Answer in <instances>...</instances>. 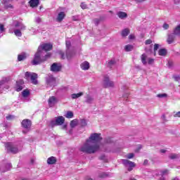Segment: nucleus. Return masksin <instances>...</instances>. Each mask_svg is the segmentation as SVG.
I'll use <instances>...</instances> for the list:
<instances>
[{"mask_svg": "<svg viewBox=\"0 0 180 180\" xmlns=\"http://www.w3.org/2000/svg\"><path fill=\"white\" fill-rule=\"evenodd\" d=\"M15 27H20V30H25L26 29V26H25L23 23L19 22H17L15 24Z\"/></svg>", "mask_w": 180, "mask_h": 180, "instance_id": "nucleus-25", "label": "nucleus"}, {"mask_svg": "<svg viewBox=\"0 0 180 180\" xmlns=\"http://www.w3.org/2000/svg\"><path fill=\"white\" fill-rule=\"evenodd\" d=\"M48 103L49 108H53L56 103H58V98H57L56 96H51L48 100Z\"/></svg>", "mask_w": 180, "mask_h": 180, "instance_id": "nucleus-11", "label": "nucleus"}, {"mask_svg": "<svg viewBox=\"0 0 180 180\" xmlns=\"http://www.w3.org/2000/svg\"><path fill=\"white\" fill-rule=\"evenodd\" d=\"M78 124V120L75 119L70 122V127H75Z\"/></svg>", "mask_w": 180, "mask_h": 180, "instance_id": "nucleus-32", "label": "nucleus"}, {"mask_svg": "<svg viewBox=\"0 0 180 180\" xmlns=\"http://www.w3.org/2000/svg\"><path fill=\"white\" fill-rule=\"evenodd\" d=\"M129 39L130 40H133V39H134V34H130V35L129 36Z\"/></svg>", "mask_w": 180, "mask_h": 180, "instance_id": "nucleus-56", "label": "nucleus"}, {"mask_svg": "<svg viewBox=\"0 0 180 180\" xmlns=\"http://www.w3.org/2000/svg\"><path fill=\"white\" fill-rule=\"evenodd\" d=\"M63 129H67V125H63Z\"/></svg>", "mask_w": 180, "mask_h": 180, "instance_id": "nucleus-62", "label": "nucleus"}, {"mask_svg": "<svg viewBox=\"0 0 180 180\" xmlns=\"http://www.w3.org/2000/svg\"><path fill=\"white\" fill-rule=\"evenodd\" d=\"M5 147L8 153L17 154V153H19V151L22 150V147H23V143L22 142H18L16 143L8 142L6 143Z\"/></svg>", "mask_w": 180, "mask_h": 180, "instance_id": "nucleus-3", "label": "nucleus"}, {"mask_svg": "<svg viewBox=\"0 0 180 180\" xmlns=\"http://www.w3.org/2000/svg\"><path fill=\"white\" fill-rule=\"evenodd\" d=\"M174 40H175V34L174 33L168 34L167 39L168 44H172V43H174Z\"/></svg>", "mask_w": 180, "mask_h": 180, "instance_id": "nucleus-19", "label": "nucleus"}, {"mask_svg": "<svg viewBox=\"0 0 180 180\" xmlns=\"http://www.w3.org/2000/svg\"><path fill=\"white\" fill-rule=\"evenodd\" d=\"M162 119L163 122H165V115H163L162 116Z\"/></svg>", "mask_w": 180, "mask_h": 180, "instance_id": "nucleus-61", "label": "nucleus"}, {"mask_svg": "<svg viewBox=\"0 0 180 180\" xmlns=\"http://www.w3.org/2000/svg\"><path fill=\"white\" fill-rule=\"evenodd\" d=\"M118 18L120 19H124V18H127V13L123 12V11H120L117 13Z\"/></svg>", "mask_w": 180, "mask_h": 180, "instance_id": "nucleus-26", "label": "nucleus"}, {"mask_svg": "<svg viewBox=\"0 0 180 180\" xmlns=\"http://www.w3.org/2000/svg\"><path fill=\"white\" fill-rule=\"evenodd\" d=\"M80 67L82 70H83L84 71H86L89 70V63L87 61H84L80 65Z\"/></svg>", "mask_w": 180, "mask_h": 180, "instance_id": "nucleus-20", "label": "nucleus"}, {"mask_svg": "<svg viewBox=\"0 0 180 180\" xmlns=\"http://www.w3.org/2000/svg\"><path fill=\"white\" fill-rule=\"evenodd\" d=\"M163 29H165V30H167L168 29V27H169V25L167 23H165L162 26Z\"/></svg>", "mask_w": 180, "mask_h": 180, "instance_id": "nucleus-43", "label": "nucleus"}, {"mask_svg": "<svg viewBox=\"0 0 180 180\" xmlns=\"http://www.w3.org/2000/svg\"><path fill=\"white\" fill-rule=\"evenodd\" d=\"M105 143L107 144H110L112 143V139L110 138H107L105 139Z\"/></svg>", "mask_w": 180, "mask_h": 180, "instance_id": "nucleus-40", "label": "nucleus"}, {"mask_svg": "<svg viewBox=\"0 0 180 180\" xmlns=\"http://www.w3.org/2000/svg\"><path fill=\"white\" fill-rule=\"evenodd\" d=\"M22 95L23 98H27L29 95H30V91H29L27 89H25L22 92Z\"/></svg>", "mask_w": 180, "mask_h": 180, "instance_id": "nucleus-31", "label": "nucleus"}, {"mask_svg": "<svg viewBox=\"0 0 180 180\" xmlns=\"http://www.w3.org/2000/svg\"><path fill=\"white\" fill-rule=\"evenodd\" d=\"M65 117L67 119H72V117H74V112H72V111H68L65 115Z\"/></svg>", "mask_w": 180, "mask_h": 180, "instance_id": "nucleus-28", "label": "nucleus"}, {"mask_svg": "<svg viewBox=\"0 0 180 180\" xmlns=\"http://www.w3.org/2000/svg\"><path fill=\"white\" fill-rule=\"evenodd\" d=\"M25 79H31L32 84L34 85H37L39 82L37 81V74L34 72H26L25 74Z\"/></svg>", "mask_w": 180, "mask_h": 180, "instance_id": "nucleus-4", "label": "nucleus"}, {"mask_svg": "<svg viewBox=\"0 0 180 180\" xmlns=\"http://www.w3.org/2000/svg\"><path fill=\"white\" fill-rule=\"evenodd\" d=\"M72 19H73V20H75V21L79 20V19L78 18V17H75V16H73V17H72Z\"/></svg>", "mask_w": 180, "mask_h": 180, "instance_id": "nucleus-58", "label": "nucleus"}, {"mask_svg": "<svg viewBox=\"0 0 180 180\" xmlns=\"http://www.w3.org/2000/svg\"><path fill=\"white\" fill-rule=\"evenodd\" d=\"M174 117H180V111L177 112L174 115Z\"/></svg>", "mask_w": 180, "mask_h": 180, "instance_id": "nucleus-51", "label": "nucleus"}, {"mask_svg": "<svg viewBox=\"0 0 180 180\" xmlns=\"http://www.w3.org/2000/svg\"><path fill=\"white\" fill-rule=\"evenodd\" d=\"M14 34L18 37H22V32H20V30H14Z\"/></svg>", "mask_w": 180, "mask_h": 180, "instance_id": "nucleus-35", "label": "nucleus"}, {"mask_svg": "<svg viewBox=\"0 0 180 180\" xmlns=\"http://www.w3.org/2000/svg\"><path fill=\"white\" fill-rule=\"evenodd\" d=\"M100 160H105V155H101V156L100 157Z\"/></svg>", "mask_w": 180, "mask_h": 180, "instance_id": "nucleus-60", "label": "nucleus"}, {"mask_svg": "<svg viewBox=\"0 0 180 180\" xmlns=\"http://www.w3.org/2000/svg\"><path fill=\"white\" fill-rule=\"evenodd\" d=\"M103 85L105 88L115 86V83L112 81H110L109 76L108 75L104 76Z\"/></svg>", "mask_w": 180, "mask_h": 180, "instance_id": "nucleus-8", "label": "nucleus"}, {"mask_svg": "<svg viewBox=\"0 0 180 180\" xmlns=\"http://www.w3.org/2000/svg\"><path fill=\"white\" fill-rule=\"evenodd\" d=\"M39 4V0H30V5L32 8H36V6H38Z\"/></svg>", "mask_w": 180, "mask_h": 180, "instance_id": "nucleus-24", "label": "nucleus"}, {"mask_svg": "<svg viewBox=\"0 0 180 180\" xmlns=\"http://www.w3.org/2000/svg\"><path fill=\"white\" fill-rule=\"evenodd\" d=\"M153 43V41L151 39H148L146 41L145 44H151Z\"/></svg>", "mask_w": 180, "mask_h": 180, "instance_id": "nucleus-48", "label": "nucleus"}, {"mask_svg": "<svg viewBox=\"0 0 180 180\" xmlns=\"http://www.w3.org/2000/svg\"><path fill=\"white\" fill-rule=\"evenodd\" d=\"M81 96H84V92H79L77 94H72L71 95L72 99H78V98H81Z\"/></svg>", "mask_w": 180, "mask_h": 180, "instance_id": "nucleus-23", "label": "nucleus"}, {"mask_svg": "<svg viewBox=\"0 0 180 180\" xmlns=\"http://www.w3.org/2000/svg\"><path fill=\"white\" fill-rule=\"evenodd\" d=\"M159 56H167V49H161L158 51Z\"/></svg>", "mask_w": 180, "mask_h": 180, "instance_id": "nucleus-29", "label": "nucleus"}, {"mask_svg": "<svg viewBox=\"0 0 180 180\" xmlns=\"http://www.w3.org/2000/svg\"><path fill=\"white\" fill-rule=\"evenodd\" d=\"M22 126L24 129H30L32 126V121H30V120H23L22 122Z\"/></svg>", "mask_w": 180, "mask_h": 180, "instance_id": "nucleus-16", "label": "nucleus"}, {"mask_svg": "<svg viewBox=\"0 0 180 180\" xmlns=\"http://www.w3.org/2000/svg\"><path fill=\"white\" fill-rule=\"evenodd\" d=\"M47 86H54L56 85V78L53 75H50L46 77Z\"/></svg>", "mask_w": 180, "mask_h": 180, "instance_id": "nucleus-9", "label": "nucleus"}, {"mask_svg": "<svg viewBox=\"0 0 180 180\" xmlns=\"http://www.w3.org/2000/svg\"><path fill=\"white\" fill-rule=\"evenodd\" d=\"M22 133L25 134V133H26V131H22Z\"/></svg>", "mask_w": 180, "mask_h": 180, "instance_id": "nucleus-64", "label": "nucleus"}, {"mask_svg": "<svg viewBox=\"0 0 180 180\" xmlns=\"http://www.w3.org/2000/svg\"><path fill=\"white\" fill-rule=\"evenodd\" d=\"M148 164V160H145L143 162V165H147Z\"/></svg>", "mask_w": 180, "mask_h": 180, "instance_id": "nucleus-59", "label": "nucleus"}, {"mask_svg": "<svg viewBox=\"0 0 180 180\" xmlns=\"http://www.w3.org/2000/svg\"><path fill=\"white\" fill-rule=\"evenodd\" d=\"M65 122V118L63 116H59L55 118V120L51 121V126L52 127H54V126H61L62 124H64V122Z\"/></svg>", "mask_w": 180, "mask_h": 180, "instance_id": "nucleus-5", "label": "nucleus"}, {"mask_svg": "<svg viewBox=\"0 0 180 180\" xmlns=\"http://www.w3.org/2000/svg\"><path fill=\"white\" fill-rule=\"evenodd\" d=\"M169 158H171V160H175V158H178V155L174 153L171 154Z\"/></svg>", "mask_w": 180, "mask_h": 180, "instance_id": "nucleus-38", "label": "nucleus"}, {"mask_svg": "<svg viewBox=\"0 0 180 180\" xmlns=\"http://www.w3.org/2000/svg\"><path fill=\"white\" fill-rule=\"evenodd\" d=\"M158 50V44H155L154 46V51H157Z\"/></svg>", "mask_w": 180, "mask_h": 180, "instance_id": "nucleus-53", "label": "nucleus"}, {"mask_svg": "<svg viewBox=\"0 0 180 180\" xmlns=\"http://www.w3.org/2000/svg\"><path fill=\"white\" fill-rule=\"evenodd\" d=\"M160 173L159 180H165V177L169 174V171L167 169H163L160 171Z\"/></svg>", "mask_w": 180, "mask_h": 180, "instance_id": "nucleus-13", "label": "nucleus"}, {"mask_svg": "<svg viewBox=\"0 0 180 180\" xmlns=\"http://www.w3.org/2000/svg\"><path fill=\"white\" fill-rule=\"evenodd\" d=\"M81 124H82V126H86V120H82Z\"/></svg>", "mask_w": 180, "mask_h": 180, "instance_id": "nucleus-45", "label": "nucleus"}, {"mask_svg": "<svg viewBox=\"0 0 180 180\" xmlns=\"http://www.w3.org/2000/svg\"><path fill=\"white\" fill-rule=\"evenodd\" d=\"M86 103H92V102H94V98L89 95H87L86 97Z\"/></svg>", "mask_w": 180, "mask_h": 180, "instance_id": "nucleus-30", "label": "nucleus"}, {"mask_svg": "<svg viewBox=\"0 0 180 180\" xmlns=\"http://www.w3.org/2000/svg\"><path fill=\"white\" fill-rule=\"evenodd\" d=\"M26 57H27V55H26L25 53H22L18 56V61H23V60H25Z\"/></svg>", "mask_w": 180, "mask_h": 180, "instance_id": "nucleus-27", "label": "nucleus"}, {"mask_svg": "<svg viewBox=\"0 0 180 180\" xmlns=\"http://www.w3.org/2000/svg\"><path fill=\"white\" fill-rule=\"evenodd\" d=\"M122 164L126 168H127L128 171L129 172L133 171V168L136 167V164L129 160H122Z\"/></svg>", "mask_w": 180, "mask_h": 180, "instance_id": "nucleus-6", "label": "nucleus"}, {"mask_svg": "<svg viewBox=\"0 0 180 180\" xmlns=\"http://www.w3.org/2000/svg\"><path fill=\"white\" fill-rule=\"evenodd\" d=\"M102 140L101 134H91L90 137L86 139V142L79 148L82 153H86V154H94L96 151L99 150V145L98 143Z\"/></svg>", "mask_w": 180, "mask_h": 180, "instance_id": "nucleus-1", "label": "nucleus"}, {"mask_svg": "<svg viewBox=\"0 0 180 180\" xmlns=\"http://www.w3.org/2000/svg\"><path fill=\"white\" fill-rule=\"evenodd\" d=\"M141 148H143V147L141 146V145H139L138 146V148L136 149V153H139L140 151V150H141Z\"/></svg>", "mask_w": 180, "mask_h": 180, "instance_id": "nucleus-46", "label": "nucleus"}, {"mask_svg": "<svg viewBox=\"0 0 180 180\" xmlns=\"http://www.w3.org/2000/svg\"><path fill=\"white\" fill-rule=\"evenodd\" d=\"M101 178H105V174H103V176H101Z\"/></svg>", "mask_w": 180, "mask_h": 180, "instance_id": "nucleus-63", "label": "nucleus"}, {"mask_svg": "<svg viewBox=\"0 0 180 180\" xmlns=\"http://www.w3.org/2000/svg\"><path fill=\"white\" fill-rule=\"evenodd\" d=\"M53 49V45L51 44H42L39 46L37 53L34 55V59L32 61V64L33 65H38L43 63V61H46V60L50 58L51 57V54L46 53L44 56H43V51H50Z\"/></svg>", "mask_w": 180, "mask_h": 180, "instance_id": "nucleus-2", "label": "nucleus"}, {"mask_svg": "<svg viewBox=\"0 0 180 180\" xmlns=\"http://www.w3.org/2000/svg\"><path fill=\"white\" fill-rule=\"evenodd\" d=\"M51 70L53 71V72H58L61 71V65L57 63L52 64L51 66Z\"/></svg>", "mask_w": 180, "mask_h": 180, "instance_id": "nucleus-14", "label": "nucleus"}, {"mask_svg": "<svg viewBox=\"0 0 180 180\" xmlns=\"http://www.w3.org/2000/svg\"><path fill=\"white\" fill-rule=\"evenodd\" d=\"M160 153H161V154H165V153H167V150H165V149H161V150H160Z\"/></svg>", "mask_w": 180, "mask_h": 180, "instance_id": "nucleus-54", "label": "nucleus"}, {"mask_svg": "<svg viewBox=\"0 0 180 180\" xmlns=\"http://www.w3.org/2000/svg\"><path fill=\"white\" fill-rule=\"evenodd\" d=\"M135 2H137L138 4H141V2H144L146 0H134Z\"/></svg>", "mask_w": 180, "mask_h": 180, "instance_id": "nucleus-57", "label": "nucleus"}, {"mask_svg": "<svg viewBox=\"0 0 180 180\" xmlns=\"http://www.w3.org/2000/svg\"><path fill=\"white\" fill-rule=\"evenodd\" d=\"M124 50H125V51H131V50H133V46L128 44V45L125 46Z\"/></svg>", "mask_w": 180, "mask_h": 180, "instance_id": "nucleus-36", "label": "nucleus"}, {"mask_svg": "<svg viewBox=\"0 0 180 180\" xmlns=\"http://www.w3.org/2000/svg\"><path fill=\"white\" fill-rule=\"evenodd\" d=\"M60 55L61 56V58H63V60L65 58V55L64 54V52L60 51Z\"/></svg>", "mask_w": 180, "mask_h": 180, "instance_id": "nucleus-47", "label": "nucleus"}, {"mask_svg": "<svg viewBox=\"0 0 180 180\" xmlns=\"http://www.w3.org/2000/svg\"><path fill=\"white\" fill-rule=\"evenodd\" d=\"M133 157H134V153H129L127 155V158H128V160H131Z\"/></svg>", "mask_w": 180, "mask_h": 180, "instance_id": "nucleus-39", "label": "nucleus"}, {"mask_svg": "<svg viewBox=\"0 0 180 180\" xmlns=\"http://www.w3.org/2000/svg\"><path fill=\"white\" fill-rule=\"evenodd\" d=\"M146 51H147L148 53V51H153V45H151V46H150V49H149V50H148L147 49H146Z\"/></svg>", "mask_w": 180, "mask_h": 180, "instance_id": "nucleus-55", "label": "nucleus"}, {"mask_svg": "<svg viewBox=\"0 0 180 180\" xmlns=\"http://www.w3.org/2000/svg\"><path fill=\"white\" fill-rule=\"evenodd\" d=\"M64 18H65V13L60 11L58 14V16L56 18V21L60 23L61 22H63V20H64Z\"/></svg>", "mask_w": 180, "mask_h": 180, "instance_id": "nucleus-17", "label": "nucleus"}, {"mask_svg": "<svg viewBox=\"0 0 180 180\" xmlns=\"http://www.w3.org/2000/svg\"><path fill=\"white\" fill-rule=\"evenodd\" d=\"M127 98H129V93H125V94L123 95V98H124V99H127Z\"/></svg>", "mask_w": 180, "mask_h": 180, "instance_id": "nucleus-49", "label": "nucleus"}, {"mask_svg": "<svg viewBox=\"0 0 180 180\" xmlns=\"http://www.w3.org/2000/svg\"><path fill=\"white\" fill-rule=\"evenodd\" d=\"M35 20L37 23H40V22H41V18L37 17Z\"/></svg>", "mask_w": 180, "mask_h": 180, "instance_id": "nucleus-52", "label": "nucleus"}, {"mask_svg": "<svg viewBox=\"0 0 180 180\" xmlns=\"http://www.w3.org/2000/svg\"><path fill=\"white\" fill-rule=\"evenodd\" d=\"M23 84H25L23 79H20L16 82L15 89L17 91V92H20V91L23 89Z\"/></svg>", "mask_w": 180, "mask_h": 180, "instance_id": "nucleus-12", "label": "nucleus"}, {"mask_svg": "<svg viewBox=\"0 0 180 180\" xmlns=\"http://www.w3.org/2000/svg\"><path fill=\"white\" fill-rule=\"evenodd\" d=\"M66 47H67V51H66V57L68 60H71L72 57H74V52L70 51V47H71V41H66Z\"/></svg>", "mask_w": 180, "mask_h": 180, "instance_id": "nucleus-7", "label": "nucleus"}, {"mask_svg": "<svg viewBox=\"0 0 180 180\" xmlns=\"http://www.w3.org/2000/svg\"><path fill=\"white\" fill-rule=\"evenodd\" d=\"M6 119L7 120H12V119H15V116H13V115H8V116L6 117Z\"/></svg>", "mask_w": 180, "mask_h": 180, "instance_id": "nucleus-42", "label": "nucleus"}, {"mask_svg": "<svg viewBox=\"0 0 180 180\" xmlns=\"http://www.w3.org/2000/svg\"><path fill=\"white\" fill-rule=\"evenodd\" d=\"M147 61L148 64H153V63H154V59L151 58H147V55H146V53L142 54L141 62L143 65H146V64H147Z\"/></svg>", "mask_w": 180, "mask_h": 180, "instance_id": "nucleus-10", "label": "nucleus"}, {"mask_svg": "<svg viewBox=\"0 0 180 180\" xmlns=\"http://www.w3.org/2000/svg\"><path fill=\"white\" fill-rule=\"evenodd\" d=\"M11 167H12L11 163H7L6 165L5 169H4V166H1L0 172H6V171H9V169H11Z\"/></svg>", "mask_w": 180, "mask_h": 180, "instance_id": "nucleus-21", "label": "nucleus"}, {"mask_svg": "<svg viewBox=\"0 0 180 180\" xmlns=\"http://www.w3.org/2000/svg\"><path fill=\"white\" fill-rule=\"evenodd\" d=\"M4 89H9V86L6 84V81L1 80L0 82V94L4 92Z\"/></svg>", "mask_w": 180, "mask_h": 180, "instance_id": "nucleus-15", "label": "nucleus"}, {"mask_svg": "<svg viewBox=\"0 0 180 180\" xmlns=\"http://www.w3.org/2000/svg\"><path fill=\"white\" fill-rule=\"evenodd\" d=\"M158 98H164V99H165V101H167V98H168V95L165 93L159 94H158Z\"/></svg>", "mask_w": 180, "mask_h": 180, "instance_id": "nucleus-37", "label": "nucleus"}, {"mask_svg": "<svg viewBox=\"0 0 180 180\" xmlns=\"http://www.w3.org/2000/svg\"><path fill=\"white\" fill-rule=\"evenodd\" d=\"M11 0H3L1 1V4H3V5H4V8H6V9H8V8L12 9V8H13V6H12V4H11Z\"/></svg>", "mask_w": 180, "mask_h": 180, "instance_id": "nucleus-18", "label": "nucleus"}, {"mask_svg": "<svg viewBox=\"0 0 180 180\" xmlns=\"http://www.w3.org/2000/svg\"><path fill=\"white\" fill-rule=\"evenodd\" d=\"M56 162H57V159H56V158L51 156V158H48L47 160V163L49 165H53L54 164H56Z\"/></svg>", "mask_w": 180, "mask_h": 180, "instance_id": "nucleus-22", "label": "nucleus"}, {"mask_svg": "<svg viewBox=\"0 0 180 180\" xmlns=\"http://www.w3.org/2000/svg\"><path fill=\"white\" fill-rule=\"evenodd\" d=\"M115 64H116V62L115 61V60H111L108 62V67L109 68H112V67H113V65H115Z\"/></svg>", "mask_w": 180, "mask_h": 180, "instance_id": "nucleus-34", "label": "nucleus"}, {"mask_svg": "<svg viewBox=\"0 0 180 180\" xmlns=\"http://www.w3.org/2000/svg\"><path fill=\"white\" fill-rule=\"evenodd\" d=\"M80 6L82 9H86V4H85V3H82Z\"/></svg>", "mask_w": 180, "mask_h": 180, "instance_id": "nucleus-44", "label": "nucleus"}, {"mask_svg": "<svg viewBox=\"0 0 180 180\" xmlns=\"http://www.w3.org/2000/svg\"><path fill=\"white\" fill-rule=\"evenodd\" d=\"M5 30V27H4V25H0V31L2 32Z\"/></svg>", "mask_w": 180, "mask_h": 180, "instance_id": "nucleus-50", "label": "nucleus"}, {"mask_svg": "<svg viewBox=\"0 0 180 180\" xmlns=\"http://www.w3.org/2000/svg\"><path fill=\"white\" fill-rule=\"evenodd\" d=\"M99 22H101V20L98 18L94 20V23L96 25V26H98L99 25Z\"/></svg>", "mask_w": 180, "mask_h": 180, "instance_id": "nucleus-41", "label": "nucleus"}, {"mask_svg": "<svg viewBox=\"0 0 180 180\" xmlns=\"http://www.w3.org/2000/svg\"><path fill=\"white\" fill-rule=\"evenodd\" d=\"M129 33H130V30H129V29L126 28L124 30H122V36H123V37H126V36L129 35Z\"/></svg>", "mask_w": 180, "mask_h": 180, "instance_id": "nucleus-33", "label": "nucleus"}]
</instances>
